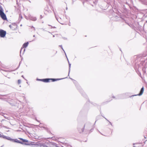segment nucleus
Listing matches in <instances>:
<instances>
[{"label": "nucleus", "instance_id": "obj_1", "mask_svg": "<svg viewBox=\"0 0 147 147\" xmlns=\"http://www.w3.org/2000/svg\"><path fill=\"white\" fill-rule=\"evenodd\" d=\"M60 79H60L46 78L41 79H37V80L42 81L45 82H50V80H52V81L54 82L57 80H59Z\"/></svg>", "mask_w": 147, "mask_h": 147}, {"label": "nucleus", "instance_id": "obj_2", "mask_svg": "<svg viewBox=\"0 0 147 147\" xmlns=\"http://www.w3.org/2000/svg\"><path fill=\"white\" fill-rule=\"evenodd\" d=\"M0 15L2 18L4 20L7 19L5 15L3 12V8L1 6H0Z\"/></svg>", "mask_w": 147, "mask_h": 147}, {"label": "nucleus", "instance_id": "obj_3", "mask_svg": "<svg viewBox=\"0 0 147 147\" xmlns=\"http://www.w3.org/2000/svg\"><path fill=\"white\" fill-rule=\"evenodd\" d=\"M6 34V32L3 30H0V36L1 37H4Z\"/></svg>", "mask_w": 147, "mask_h": 147}, {"label": "nucleus", "instance_id": "obj_4", "mask_svg": "<svg viewBox=\"0 0 147 147\" xmlns=\"http://www.w3.org/2000/svg\"><path fill=\"white\" fill-rule=\"evenodd\" d=\"M39 145L40 147H52L51 145H52L51 143L50 142V144L48 145V146L42 143L40 144Z\"/></svg>", "mask_w": 147, "mask_h": 147}, {"label": "nucleus", "instance_id": "obj_5", "mask_svg": "<svg viewBox=\"0 0 147 147\" xmlns=\"http://www.w3.org/2000/svg\"><path fill=\"white\" fill-rule=\"evenodd\" d=\"M2 137L3 138L12 141V140H14V139H12L10 137H7L5 136H2Z\"/></svg>", "mask_w": 147, "mask_h": 147}, {"label": "nucleus", "instance_id": "obj_6", "mask_svg": "<svg viewBox=\"0 0 147 147\" xmlns=\"http://www.w3.org/2000/svg\"><path fill=\"white\" fill-rule=\"evenodd\" d=\"M144 91V87H143L142 88H141L139 94H138V96L141 95L143 93Z\"/></svg>", "mask_w": 147, "mask_h": 147}, {"label": "nucleus", "instance_id": "obj_7", "mask_svg": "<svg viewBox=\"0 0 147 147\" xmlns=\"http://www.w3.org/2000/svg\"><path fill=\"white\" fill-rule=\"evenodd\" d=\"M30 19L32 21H35L36 20V18L35 17H31L30 18Z\"/></svg>", "mask_w": 147, "mask_h": 147}, {"label": "nucleus", "instance_id": "obj_8", "mask_svg": "<svg viewBox=\"0 0 147 147\" xmlns=\"http://www.w3.org/2000/svg\"><path fill=\"white\" fill-rule=\"evenodd\" d=\"M28 42L24 43L23 45V48L26 47L28 46Z\"/></svg>", "mask_w": 147, "mask_h": 147}, {"label": "nucleus", "instance_id": "obj_9", "mask_svg": "<svg viewBox=\"0 0 147 147\" xmlns=\"http://www.w3.org/2000/svg\"><path fill=\"white\" fill-rule=\"evenodd\" d=\"M12 141L14 142H18V143H21V144H22V143L20 141L18 140H15L14 139L13 140H12Z\"/></svg>", "mask_w": 147, "mask_h": 147}, {"label": "nucleus", "instance_id": "obj_10", "mask_svg": "<svg viewBox=\"0 0 147 147\" xmlns=\"http://www.w3.org/2000/svg\"><path fill=\"white\" fill-rule=\"evenodd\" d=\"M68 63H69V73H68V75H69V74L70 71L71 64L70 63L69 61H68Z\"/></svg>", "mask_w": 147, "mask_h": 147}, {"label": "nucleus", "instance_id": "obj_11", "mask_svg": "<svg viewBox=\"0 0 147 147\" xmlns=\"http://www.w3.org/2000/svg\"><path fill=\"white\" fill-rule=\"evenodd\" d=\"M13 25H10L9 26V27L11 29H12V30H13L14 29V28H13Z\"/></svg>", "mask_w": 147, "mask_h": 147}, {"label": "nucleus", "instance_id": "obj_12", "mask_svg": "<svg viewBox=\"0 0 147 147\" xmlns=\"http://www.w3.org/2000/svg\"><path fill=\"white\" fill-rule=\"evenodd\" d=\"M22 141H23V142H28V140H24V139H22Z\"/></svg>", "mask_w": 147, "mask_h": 147}, {"label": "nucleus", "instance_id": "obj_13", "mask_svg": "<svg viewBox=\"0 0 147 147\" xmlns=\"http://www.w3.org/2000/svg\"><path fill=\"white\" fill-rule=\"evenodd\" d=\"M5 118H6V116L7 115L6 114H5L3 113L2 115Z\"/></svg>", "mask_w": 147, "mask_h": 147}, {"label": "nucleus", "instance_id": "obj_14", "mask_svg": "<svg viewBox=\"0 0 147 147\" xmlns=\"http://www.w3.org/2000/svg\"><path fill=\"white\" fill-rule=\"evenodd\" d=\"M21 82V80H18V83L19 84H20Z\"/></svg>", "mask_w": 147, "mask_h": 147}, {"label": "nucleus", "instance_id": "obj_15", "mask_svg": "<svg viewBox=\"0 0 147 147\" xmlns=\"http://www.w3.org/2000/svg\"><path fill=\"white\" fill-rule=\"evenodd\" d=\"M59 46L60 47H61V48L62 49V50H63L64 51V50H63V47H62V45H59ZM64 52H65V51H64Z\"/></svg>", "mask_w": 147, "mask_h": 147}, {"label": "nucleus", "instance_id": "obj_16", "mask_svg": "<svg viewBox=\"0 0 147 147\" xmlns=\"http://www.w3.org/2000/svg\"><path fill=\"white\" fill-rule=\"evenodd\" d=\"M31 28L32 29V28H34V30H35V28H34V27L33 26H31Z\"/></svg>", "mask_w": 147, "mask_h": 147}, {"label": "nucleus", "instance_id": "obj_17", "mask_svg": "<svg viewBox=\"0 0 147 147\" xmlns=\"http://www.w3.org/2000/svg\"><path fill=\"white\" fill-rule=\"evenodd\" d=\"M23 49V48H22L20 50V53H21V52H22V49Z\"/></svg>", "mask_w": 147, "mask_h": 147}, {"label": "nucleus", "instance_id": "obj_18", "mask_svg": "<svg viewBox=\"0 0 147 147\" xmlns=\"http://www.w3.org/2000/svg\"><path fill=\"white\" fill-rule=\"evenodd\" d=\"M40 19H42L43 17L42 16V15H41L40 16Z\"/></svg>", "mask_w": 147, "mask_h": 147}, {"label": "nucleus", "instance_id": "obj_19", "mask_svg": "<svg viewBox=\"0 0 147 147\" xmlns=\"http://www.w3.org/2000/svg\"><path fill=\"white\" fill-rule=\"evenodd\" d=\"M19 139H20V140H22V139H22V138H19Z\"/></svg>", "mask_w": 147, "mask_h": 147}, {"label": "nucleus", "instance_id": "obj_20", "mask_svg": "<svg viewBox=\"0 0 147 147\" xmlns=\"http://www.w3.org/2000/svg\"><path fill=\"white\" fill-rule=\"evenodd\" d=\"M2 96H5L6 95H2Z\"/></svg>", "mask_w": 147, "mask_h": 147}, {"label": "nucleus", "instance_id": "obj_21", "mask_svg": "<svg viewBox=\"0 0 147 147\" xmlns=\"http://www.w3.org/2000/svg\"><path fill=\"white\" fill-rule=\"evenodd\" d=\"M84 129H82V132H83V131Z\"/></svg>", "mask_w": 147, "mask_h": 147}, {"label": "nucleus", "instance_id": "obj_22", "mask_svg": "<svg viewBox=\"0 0 147 147\" xmlns=\"http://www.w3.org/2000/svg\"><path fill=\"white\" fill-rule=\"evenodd\" d=\"M22 77L24 78V77L23 76H22Z\"/></svg>", "mask_w": 147, "mask_h": 147}, {"label": "nucleus", "instance_id": "obj_23", "mask_svg": "<svg viewBox=\"0 0 147 147\" xmlns=\"http://www.w3.org/2000/svg\"><path fill=\"white\" fill-rule=\"evenodd\" d=\"M25 49H24V51H25Z\"/></svg>", "mask_w": 147, "mask_h": 147}, {"label": "nucleus", "instance_id": "obj_24", "mask_svg": "<svg viewBox=\"0 0 147 147\" xmlns=\"http://www.w3.org/2000/svg\"><path fill=\"white\" fill-rule=\"evenodd\" d=\"M110 123L111 124V125H112V124L111 123V122H110Z\"/></svg>", "mask_w": 147, "mask_h": 147}, {"label": "nucleus", "instance_id": "obj_25", "mask_svg": "<svg viewBox=\"0 0 147 147\" xmlns=\"http://www.w3.org/2000/svg\"><path fill=\"white\" fill-rule=\"evenodd\" d=\"M35 36V35H34L33 36V37H34Z\"/></svg>", "mask_w": 147, "mask_h": 147}, {"label": "nucleus", "instance_id": "obj_26", "mask_svg": "<svg viewBox=\"0 0 147 147\" xmlns=\"http://www.w3.org/2000/svg\"><path fill=\"white\" fill-rule=\"evenodd\" d=\"M67 9V8H66V9Z\"/></svg>", "mask_w": 147, "mask_h": 147}, {"label": "nucleus", "instance_id": "obj_27", "mask_svg": "<svg viewBox=\"0 0 147 147\" xmlns=\"http://www.w3.org/2000/svg\"><path fill=\"white\" fill-rule=\"evenodd\" d=\"M55 36L54 35L53 36V37H54Z\"/></svg>", "mask_w": 147, "mask_h": 147}, {"label": "nucleus", "instance_id": "obj_28", "mask_svg": "<svg viewBox=\"0 0 147 147\" xmlns=\"http://www.w3.org/2000/svg\"><path fill=\"white\" fill-rule=\"evenodd\" d=\"M67 60H68V59H67Z\"/></svg>", "mask_w": 147, "mask_h": 147}, {"label": "nucleus", "instance_id": "obj_29", "mask_svg": "<svg viewBox=\"0 0 147 147\" xmlns=\"http://www.w3.org/2000/svg\"><path fill=\"white\" fill-rule=\"evenodd\" d=\"M67 60H68V59H67Z\"/></svg>", "mask_w": 147, "mask_h": 147}, {"label": "nucleus", "instance_id": "obj_30", "mask_svg": "<svg viewBox=\"0 0 147 147\" xmlns=\"http://www.w3.org/2000/svg\"><path fill=\"white\" fill-rule=\"evenodd\" d=\"M0 98H1V97H0Z\"/></svg>", "mask_w": 147, "mask_h": 147}]
</instances>
